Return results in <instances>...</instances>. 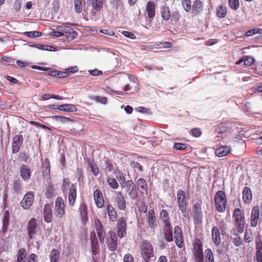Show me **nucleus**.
Returning a JSON list of instances; mask_svg holds the SVG:
<instances>
[{"instance_id": "nucleus-1", "label": "nucleus", "mask_w": 262, "mask_h": 262, "mask_svg": "<svg viewBox=\"0 0 262 262\" xmlns=\"http://www.w3.org/2000/svg\"><path fill=\"white\" fill-rule=\"evenodd\" d=\"M140 248L144 262H152L151 258L154 257L152 245L150 243L144 241L141 243Z\"/></svg>"}, {"instance_id": "nucleus-2", "label": "nucleus", "mask_w": 262, "mask_h": 262, "mask_svg": "<svg viewBox=\"0 0 262 262\" xmlns=\"http://www.w3.org/2000/svg\"><path fill=\"white\" fill-rule=\"evenodd\" d=\"M236 229L239 233H242L245 224V216L243 212L239 208H236L232 215Z\"/></svg>"}, {"instance_id": "nucleus-3", "label": "nucleus", "mask_w": 262, "mask_h": 262, "mask_svg": "<svg viewBox=\"0 0 262 262\" xmlns=\"http://www.w3.org/2000/svg\"><path fill=\"white\" fill-rule=\"evenodd\" d=\"M214 201L217 210L220 212L225 211L227 204L225 192L223 190L218 191L215 193Z\"/></svg>"}, {"instance_id": "nucleus-4", "label": "nucleus", "mask_w": 262, "mask_h": 262, "mask_svg": "<svg viewBox=\"0 0 262 262\" xmlns=\"http://www.w3.org/2000/svg\"><path fill=\"white\" fill-rule=\"evenodd\" d=\"M202 247L203 244L200 241H196L193 244V254L196 262H204Z\"/></svg>"}, {"instance_id": "nucleus-5", "label": "nucleus", "mask_w": 262, "mask_h": 262, "mask_svg": "<svg viewBox=\"0 0 262 262\" xmlns=\"http://www.w3.org/2000/svg\"><path fill=\"white\" fill-rule=\"evenodd\" d=\"M56 30L59 31L61 33L66 34L68 40H72L77 36V33L71 27L66 25L58 26Z\"/></svg>"}, {"instance_id": "nucleus-6", "label": "nucleus", "mask_w": 262, "mask_h": 262, "mask_svg": "<svg viewBox=\"0 0 262 262\" xmlns=\"http://www.w3.org/2000/svg\"><path fill=\"white\" fill-rule=\"evenodd\" d=\"M177 195L179 207L181 212L184 213L186 212L187 206L185 192L182 190H179Z\"/></svg>"}, {"instance_id": "nucleus-7", "label": "nucleus", "mask_w": 262, "mask_h": 262, "mask_svg": "<svg viewBox=\"0 0 262 262\" xmlns=\"http://www.w3.org/2000/svg\"><path fill=\"white\" fill-rule=\"evenodd\" d=\"M55 211L58 217H62L65 213L64 203L63 199L61 197H58L56 200Z\"/></svg>"}, {"instance_id": "nucleus-8", "label": "nucleus", "mask_w": 262, "mask_h": 262, "mask_svg": "<svg viewBox=\"0 0 262 262\" xmlns=\"http://www.w3.org/2000/svg\"><path fill=\"white\" fill-rule=\"evenodd\" d=\"M33 201L34 193L32 191H28L20 202L21 206L25 209H28L30 208Z\"/></svg>"}, {"instance_id": "nucleus-9", "label": "nucleus", "mask_w": 262, "mask_h": 262, "mask_svg": "<svg viewBox=\"0 0 262 262\" xmlns=\"http://www.w3.org/2000/svg\"><path fill=\"white\" fill-rule=\"evenodd\" d=\"M174 239L176 245L182 248L184 246V241L183 239L182 232L181 228L179 226H177L174 228Z\"/></svg>"}, {"instance_id": "nucleus-10", "label": "nucleus", "mask_w": 262, "mask_h": 262, "mask_svg": "<svg viewBox=\"0 0 262 262\" xmlns=\"http://www.w3.org/2000/svg\"><path fill=\"white\" fill-rule=\"evenodd\" d=\"M259 219V210L258 206H254L251 213L250 226L255 227Z\"/></svg>"}, {"instance_id": "nucleus-11", "label": "nucleus", "mask_w": 262, "mask_h": 262, "mask_svg": "<svg viewBox=\"0 0 262 262\" xmlns=\"http://www.w3.org/2000/svg\"><path fill=\"white\" fill-rule=\"evenodd\" d=\"M115 201L117 207L120 210H124L126 208L125 198L121 192H115Z\"/></svg>"}, {"instance_id": "nucleus-12", "label": "nucleus", "mask_w": 262, "mask_h": 262, "mask_svg": "<svg viewBox=\"0 0 262 262\" xmlns=\"http://www.w3.org/2000/svg\"><path fill=\"white\" fill-rule=\"evenodd\" d=\"M23 141V138L21 135H16L13 137L12 143V152L13 154L19 151Z\"/></svg>"}, {"instance_id": "nucleus-13", "label": "nucleus", "mask_w": 262, "mask_h": 262, "mask_svg": "<svg viewBox=\"0 0 262 262\" xmlns=\"http://www.w3.org/2000/svg\"><path fill=\"white\" fill-rule=\"evenodd\" d=\"M94 222L99 241L101 243H103L105 235L103 225L98 219H95L94 220Z\"/></svg>"}, {"instance_id": "nucleus-14", "label": "nucleus", "mask_w": 262, "mask_h": 262, "mask_svg": "<svg viewBox=\"0 0 262 262\" xmlns=\"http://www.w3.org/2000/svg\"><path fill=\"white\" fill-rule=\"evenodd\" d=\"M77 198V189L76 185L73 184L68 194V203L70 206L73 207L75 205Z\"/></svg>"}, {"instance_id": "nucleus-15", "label": "nucleus", "mask_w": 262, "mask_h": 262, "mask_svg": "<svg viewBox=\"0 0 262 262\" xmlns=\"http://www.w3.org/2000/svg\"><path fill=\"white\" fill-rule=\"evenodd\" d=\"M44 221L48 223H51L53 220L51 205L49 204L45 205L43 211Z\"/></svg>"}, {"instance_id": "nucleus-16", "label": "nucleus", "mask_w": 262, "mask_h": 262, "mask_svg": "<svg viewBox=\"0 0 262 262\" xmlns=\"http://www.w3.org/2000/svg\"><path fill=\"white\" fill-rule=\"evenodd\" d=\"M37 227V221L34 218H32L27 225V230L29 237L31 239L33 235L36 233Z\"/></svg>"}, {"instance_id": "nucleus-17", "label": "nucleus", "mask_w": 262, "mask_h": 262, "mask_svg": "<svg viewBox=\"0 0 262 262\" xmlns=\"http://www.w3.org/2000/svg\"><path fill=\"white\" fill-rule=\"evenodd\" d=\"M94 199L95 204L98 208H101L104 206V201L101 191L98 189L94 192Z\"/></svg>"}, {"instance_id": "nucleus-18", "label": "nucleus", "mask_w": 262, "mask_h": 262, "mask_svg": "<svg viewBox=\"0 0 262 262\" xmlns=\"http://www.w3.org/2000/svg\"><path fill=\"white\" fill-rule=\"evenodd\" d=\"M117 226V235L121 238L126 232V221L123 218L119 219Z\"/></svg>"}, {"instance_id": "nucleus-19", "label": "nucleus", "mask_w": 262, "mask_h": 262, "mask_svg": "<svg viewBox=\"0 0 262 262\" xmlns=\"http://www.w3.org/2000/svg\"><path fill=\"white\" fill-rule=\"evenodd\" d=\"M160 217L164 225V228H166L169 230V227H171V226L170 223V218L168 212L166 210L162 209L160 213Z\"/></svg>"}, {"instance_id": "nucleus-20", "label": "nucleus", "mask_w": 262, "mask_h": 262, "mask_svg": "<svg viewBox=\"0 0 262 262\" xmlns=\"http://www.w3.org/2000/svg\"><path fill=\"white\" fill-rule=\"evenodd\" d=\"M192 211L194 214V220L201 222L203 218V213L200 204L195 203L192 207Z\"/></svg>"}, {"instance_id": "nucleus-21", "label": "nucleus", "mask_w": 262, "mask_h": 262, "mask_svg": "<svg viewBox=\"0 0 262 262\" xmlns=\"http://www.w3.org/2000/svg\"><path fill=\"white\" fill-rule=\"evenodd\" d=\"M211 235L213 243L215 246H219L221 244V236L219 228L214 226L211 230Z\"/></svg>"}, {"instance_id": "nucleus-22", "label": "nucleus", "mask_w": 262, "mask_h": 262, "mask_svg": "<svg viewBox=\"0 0 262 262\" xmlns=\"http://www.w3.org/2000/svg\"><path fill=\"white\" fill-rule=\"evenodd\" d=\"M20 174L25 181H28L31 176V170L26 165H22L20 168Z\"/></svg>"}, {"instance_id": "nucleus-23", "label": "nucleus", "mask_w": 262, "mask_h": 262, "mask_svg": "<svg viewBox=\"0 0 262 262\" xmlns=\"http://www.w3.org/2000/svg\"><path fill=\"white\" fill-rule=\"evenodd\" d=\"M231 149L230 146H223L217 148L215 150V155L218 157H223L230 152Z\"/></svg>"}, {"instance_id": "nucleus-24", "label": "nucleus", "mask_w": 262, "mask_h": 262, "mask_svg": "<svg viewBox=\"0 0 262 262\" xmlns=\"http://www.w3.org/2000/svg\"><path fill=\"white\" fill-rule=\"evenodd\" d=\"M148 222L151 229H154L157 226L156 219L153 209H150L148 212Z\"/></svg>"}, {"instance_id": "nucleus-25", "label": "nucleus", "mask_w": 262, "mask_h": 262, "mask_svg": "<svg viewBox=\"0 0 262 262\" xmlns=\"http://www.w3.org/2000/svg\"><path fill=\"white\" fill-rule=\"evenodd\" d=\"M256 262H262V242L260 239L256 242Z\"/></svg>"}, {"instance_id": "nucleus-26", "label": "nucleus", "mask_w": 262, "mask_h": 262, "mask_svg": "<svg viewBox=\"0 0 262 262\" xmlns=\"http://www.w3.org/2000/svg\"><path fill=\"white\" fill-rule=\"evenodd\" d=\"M58 109L67 112H75L77 111V107L74 104H64L58 106Z\"/></svg>"}, {"instance_id": "nucleus-27", "label": "nucleus", "mask_w": 262, "mask_h": 262, "mask_svg": "<svg viewBox=\"0 0 262 262\" xmlns=\"http://www.w3.org/2000/svg\"><path fill=\"white\" fill-rule=\"evenodd\" d=\"M243 199L244 201L249 204L252 200V192L251 189L247 187H245L243 191Z\"/></svg>"}, {"instance_id": "nucleus-28", "label": "nucleus", "mask_w": 262, "mask_h": 262, "mask_svg": "<svg viewBox=\"0 0 262 262\" xmlns=\"http://www.w3.org/2000/svg\"><path fill=\"white\" fill-rule=\"evenodd\" d=\"M146 11L148 16L150 18H152L155 15V4L154 2H148L147 4Z\"/></svg>"}, {"instance_id": "nucleus-29", "label": "nucleus", "mask_w": 262, "mask_h": 262, "mask_svg": "<svg viewBox=\"0 0 262 262\" xmlns=\"http://www.w3.org/2000/svg\"><path fill=\"white\" fill-rule=\"evenodd\" d=\"M107 247L110 250L114 251L117 249V237L115 235H111L107 241Z\"/></svg>"}, {"instance_id": "nucleus-30", "label": "nucleus", "mask_w": 262, "mask_h": 262, "mask_svg": "<svg viewBox=\"0 0 262 262\" xmlns=\"http://www.w3.org/2000/svg\"><path fill=\"white\" fill-rule=\"evenodd\" d=\"M137 184L139 190L141 193L146 192L147 191V186L145 180L143 178H139L137 182Z\"/></svg>"}, {"instance_id": "nucleus-31", "label": "nucleus", "mask_w": 262, "mask_h": 262, "mask_svg": "<svg viewBox=\"0 0 262 262\" xmlns=\"http://www.w3.org/2000/svg\"><path fill=\"white\" fill-rule=\"evenodd\" d=\"M107 211L110 220L112 222L117 220V215L114 208L111 205H108L107 207Z\"/></svg>"}, {"instance_id": "nucleus-32", "label": "nucleus", "mask_w": 262, "mask_h": 262, "mask_svg": "<svg viewBox=\"0 0 262 262\" xmlns=\"http://www.w3.org/2000/svg\"><path fill=\"white\" fill-rule=\"evenodd\" d=\"M205 262H214V257L212 251L208 248L205 250L204 255Z\"/></svg>"}, {"instance_id": "nucleus-33", "label": "nucleus", "mask_w": 262, "mask_h": 262, "mask_svg": "<svg viewBox=\"0 0 262 262\" xmlns=\"http://www.w3.org/2000/svg\"><path fill=\"white\" fill-rule=\"evenodd\" d=\"M27 252L26 250L24 248L20 249L18 251L17 255V261L16 262H25L26 261V256Z\"/></svg>"}, {"instance_id": "nucleus-34", "label": "nucleus", "mask_w": 262, "mask_h": 262, "mask_svg": "<svg viewBox=\"0 0 262 262\" xmlns=\"http://www.w3.org/2000/svg\"><path fill=\"white\" fill-rule=\"evenodd\" d=\"M162 18L165 20H168L170 18V14L169 9L167 6H163L161 10Z\"/></svg>"}, {"instance_id": "nucleus-35", "label": "nucleus", "mask_w": 262, "mask_h": 262, "mask_svg": "<svg viewBox=\"0 0 262 262\" xmlns=\"http://www.w3.org/2000/svg\"><path fill=\"white\" fill-rule=\"evenodd\" d=\"M163 231L164 232L165 238L166 240L168 242H172L173 240L172 227H169V230L166 228H164Z\"/></svg>"}, {"instance_id": "nucleus-36", "label": "nucleus", "mask_w": 262, "mask_h": 262, "mask_svg": "<svg viewBox=\"0 0 262 262\" xmlns=\"http://www.w3.org/2000/svg\"><path fill=\"white\" fill-rule=\"evenodd\" d=\"M253 234L251 229L246 230L244 234V241L246 243H250L253 240Z\"/></svg>"}, {"instance_id": "nucleus-37", "label": "nucleus", "mask_w": 262, "mask_h": 262, "mask_svg": "<svg viewBox=\"0 0 262 262\" xmlns=\"http://www.w3.org/2000/svg\"><path fill=\"white\" fill-rule=\"evenodd\" d=\"M59 259V252L57 249H53L50 254L51 262H58Z\"/></svg>"}, {"instance_id": "nucleus-38", "label": "nucleus", "mask_w": 262, "mask_h": 262, "mask_svg": "<svg viewBox=\"0 0 262 262\" xmlns=\"http://www.w3.org/2000/svg\"><path fill=\"white\" fill-rule=\"evenodd\" d=\"M79 213L82 220H85L87 218V207L84 204H82L80 206Z\"/></svg>"}, {"instance_id": "nucleus-39", "label": "nucleus", "mask_w": 262, "mask_h": 262, "mask_svg": "<svg viewBox=\"0 0 262 262\" xmlns=\"http://www.w3.org/2000/svg\"><path fill=\"white\" fill-rule=\"evenodd\" d=\"M217 15L218 17L220 18H224L225 17L227 13V9L226 7L223 6H220L217 9Z\"/></svg>"}, {"instance_id": "nucleus-40", "label": "nucleus", "mask_w": 262, "mask_h": 262, "mask_svg": "<svg viewBox=\"0 0 262 262\" xmlns=\"http://www.w3.org/2000/svg\"><path fill=\"white\" fill-rule=\"evenodd\" d=\"M107 182L108 185L113 189H117L119 187L118 183L115 178L108 177L107 179Z\"/></svg>"}, {"instance_id": "nucleus-41", "label": "nucleus", "mask_w": 262, "mask_h": 262, "mask_svg": "<svg viewBox=\"0 0 262 262\" xmlns=\"http://www.w3.org/2000/svg\"><path fill=\"white\" fill-rule=\"evenodd\" d=\"M202 3L201 1L196 0L194 2L192 5V9L195 10L196 12H200L202 9Z\"/></svg>"}, {"instance_id": "nucleus-42", "label": "nucleus", "mask_w": 262, "mask_h": 262, "mask_svg": "<svg viewBox=\"0 0 262 262\" xmlns=\"http://www.w3.org/2000/svg\"><path fill=\"white\" fill-rule=\"evenodd\" d=\"M75 11L78 13L81 12L82 10V5L81 0H74Z\"/></svg>"}, {"instance_id": "nucleus-43", "label": "nucleus", "mask_w": 262, "mask_h": 262, "mask_svg": "<svg viewBox=\"0 0 262 262\" xmlns=\"http://www.w3.org/2000/svg\"><path fill=\"white\" fill-rule=\"evenodd\" d=\"M57 121L60 122L62 123H65L68 122H73V120L70 118L63 116H55L53 117Z\"/></svg>"}, {"instance_id": "nucleus-44", "label": "nucleus", "mask_w": 262, "mask_h": 262, "mask_svg": "<svg viewBox=\"0 0 262 262\" xmlns=\"http://www.w3.org/2000/svg\"><path fill=\"white\" fill-rule=\"evenodd\" d=\"M102 0H94L93 1V8L96 10H100L102 7Z\"/></svg>"}, {"instance_id": "nucleus-45", "label": "nucleus", "mask_w": 262, "mask_h": 262, "mask_svg": "<svg viewBox=\"0 0 262 262\" xmlns=\"http://www.w3.org/2000/svg\"><path fill=\"white\" fill-rule=\"evenodd\" d=\"M24 34L30 38L37 37L41 35V33L38 31L25 32Z\"/></svg>"}, {"instance_id": "nucleus-46", "label": "nucleus", "mask_w": 262, "mask_h": 262, "mask_svg": "<svg viewBox=\"0 0 262 262\" xmlns=\"http://www.w3.org/2000/svg\"><path fill=\"white\" fill-rule=\"evenodd\" d=\"M70 182L69 179L66 178L63 179V183L61 186V190L63 191V193H65L66 192L70 186Z\"/></svg>"}, {"instance_id": "nucleus-47", "label": "nucleus", "mask_w": 262, "mask_h": 262, "mask_svg": "<svg viewBox=\"0 0 262 262\" xmlns=\"http://www.w3.org/2000/svg\"><path fill=\"white\" fill-rule=\"evenodd\" d=\"M54 192V189L52 185H48L46 189L45 194L48 198L52 197Z\"/></svg>"}, {"instance_id": "nucleus-48", "label": "nucleus", "mask_w": 262, "mask_h": 262, "mask_svg": "<svg viewBox=\"0 0 262 262\" xmlns=\"http://www.w3.org/2000/svg\"><path fill=\"white\" fill-rule=\"evenodd\" d=\"M90 168L91 171L95 176H97L99 174V170L97 165L93 162L90 163Z\"/></svg>"}, {"instance_id": "nucleus-49", "label": "nucleus", "mask_w": 262, "mask_h": 262, "mask_svg": "<svg viewBox=\"0 0 262 262\" xmlns=\"http://www.w3.org/2000/svg\"><path fill=\"white\" fill-rule=\"evenodd\" d=\"M231 239L232 240L233 243L234 244V245L236 246H241L242 243V240L241 238V237L237 235L236 234H235V236L231 237Z\"/></svg>"}, {"instance_id": "nucleus-50", "label": "nucleus", "mask_w": 262, "mask_h": 262, "mask_svg": "<svg viewBox=\"0 0 262 262\" xmlns=\"http://www.w3.org/2000/svg\"><path fill=\"white\" fill-rule=\"evenodd\" d=\"M182 3L185 10L186 12H189L191 9V2L190 0H182Z\"/></svg>"}, {"instance_id": "nucleus-51", "label": "nucleus", "mask_w": 262, "mask_h": 262, "mask_svg": "<svg viewBox=\"0 0 262 262\" xmlns=\"http://www.w3.org/2000/svg\"><path fill=\"white\" fill-rule=\"evenodd\" d=\"M255 62V59L251 56H247L244 58V64L249 66L252 65Z\"/></svg>"}, {"instance_id": "nucleus-52", "label": "nucleus", "mask_w": 262, "mask_h": 262, "mask_svg": "<svg viewBox=\"0 0 262 262\" xmlns=\"http://www.w3.org/2000/svg\"><path fill=\"white\" fill-rule=\"evenodd\" d=\"M229 4L232 9L236 10L239 7L238 0H229Z\"/></svg>"}, {"instance_id": "nucleus-53", "label": "nucleus", "mask_w": 262, "mask_h": 262, "mask_svg": "<svg viewBox=\"0 0 262 262\" xmlns=\"http://www.w3.org/2000/svg\"><path fill=\"white\" fill-rule=\"evenodd\" d=\"M186 145L182 143H176L174 144L173 148L179 150H184L186 148Z\"/></svg>"}, {"instance_id": "nucleus-54", "label": "nucleus", "mask_w": 262, "mask_h": 262, "mask_svg": "<svg viewBox=\"0 0 262 262\" xmlns=\"http://www.w3.org/2000/svg\"><path fill=\"white\" fill-rule=\"evenodd\" d=\"M21 185L19 180L14 181L13 184V189L15 192H18L21 189Z\"/></svg>"}, {"instance_id": "nucleus-55", "label": "nucleus", "mask_w": 262, "mask_h": 262, "mask_svg": "<svg viewBox=\"0 0 262 262\" xmlns=\"http://www.w3.org/2000/svg\"><path fill=\"white\" fill-rule=\"evenodd\" d=\"M35 46L42 50L55 51V48L51 46L36 45Z\"/></svg>"}, {"instance_id": "nucleus-56", "label": "nucleus", "mask_w": 262, "mask_h": 262, "mask_svg": "<svg viewBox=\"0 0 262 262\" xmlns=\"http://www.w3.org/2000/svg\"><path fill=\"white\" fill-rule=\"evenodd\" d=\"M126 191L131 199L135 200L137 198V192L134 189H127Z\"/></svg>"}, {"instance_id": "nucleus-57", "label": "nucleus", "mask_w": 262, "mask_h": 262, "mask_svg": "<svg viewBox=\"0 0 262 262\" xmlns=\"http://www.w3.org/2000/svg\"><path fill=\"white\" fill-rule=\"evenodd\" d=\"M37 259L38 257L36 254L31 253L28 256L27 262H38Z\"/></svg>"}, {"instance_id": "nucleus-58", "label": "nucleus", "mask_w": 262, "mask_h": 262, "mask_svg": "<svg viewBox=\"0 0 262 262\" xmlns=\"http://www.w3.org/2000/svg\"><path fill=\"white\" fill-rule=\"evenodd\" d=\"M76 178H77V181L79 182H80L81 179L83 178L82 170L79 168H77L76 169Z\"/></svg>"}, {"instance_id": "nucleus-59", "label": "nucleus", "mask_w": 262, "mask_h": 262, "mask_svg": "<svg viewBox=\"0 0 262 262\" xmlns=\"http://www.w3.org/2000/svg\"><path fill=\"white\" fill-rule=\"evenodd\" d=\"M122 33L124 36H125L127 38H129L130 39H135L136 38L135 35L132 32L124 31H123Z\"/></svg>"}, {"instance_id": "nucleus-60", "label": "nucleus", "mask_w": 262, "mask_h": 262, "mask_svg": "<svg viewBox=\"0 0 262 262\" xmlns=\"http://www.w3.org/2000/svg\"><path fill=\"white\" fill-rule=\"evenodd\" d=\"M22 0H15L14 4V9L16 11H18L21 6Z\"/></svg>"}, {"instance_id": "nucleus-61", "label": "nucleus", "mask_w": 262, "mask_h": 262, "mask_svg": "<svg viewBox=\"0 0 262 262\" xmlns=\"http://www.w3.org/2000/svg\"><path fill=\"white\" fill-rule=\"evenodd\" d=\"M160 49L170 48L171 47V43L169 42H160L159 43Z\"/></svg>"}, {"instance_id": "nucleus-62", "label": "nucleus", "mask_w": 262, "mask_h": 262, "mask_svg": "<svg viewBox=\"0 0 262 262\" xmlns=\"http://www.w3.org/2000/svg\"><path fill=\"white\" fill-rule=\"evenodd\" d=\"M191 131L192 135L195 137H199L201 135V132L199 128H193Z\"/></svg>"}, {"instance_id": "nucleus-63", "label": "nucleus", "mask_w": 262, "mask_h": 262, "mask_svg": "<svg viewBox=\"0 0 262 262\" xmlns=\"http://www.w3.org/2000/svg\"><path fill=\"white\" fill-rule=\"evenodd\" d=\"M78 71V68L77 66L71 67L66 69V72L74 73L77 72Z\"/></svg>"}, {"instance_id": "nucleus-64", "label": "nucleus", "mask_w": 262, "mask_h": 262, "mask_svg": "<svg viewBox=\"0 0 262 262\" xmlns=\"http://www.w3.org/2000/svg\"><path fill=\"white\" fill-rule=\"evenodd\" d=\"M124 262H134V258L130 254H125L123 257Z\"/></svg>"}]
</instances>
